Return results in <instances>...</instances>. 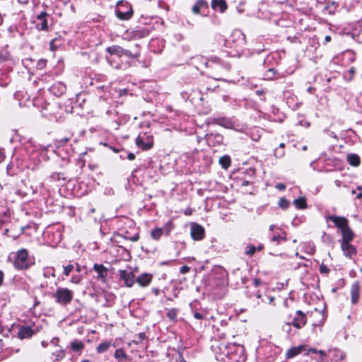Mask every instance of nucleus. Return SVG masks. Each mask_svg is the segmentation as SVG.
Here are the masks:
<instances>
[{
  "label": "nucleus",
  "instance_id": "nucleus-12",
  "mask_svg": "<svg viewBox=\"0 0 362 362\" xmlns=\"http://www.w3.org/2000/svg\"><path fill=\"white\" fill-rule=\"evenodd\" d=\"M119 279L123 281L127 287H132L135 284L136 277L132 272L120 269L118 271Z\"/></svg>",
  "mask_w": 362,
  "mask_h": 362
},
{
  "label": "nucleus",
  "instance_id": "nucleus-16",
  "mask_svg": "<svg viewBox=\"0 0 362 362\" xmlns=\"http://www.w3.org/2000/svg\"><path fill=\"white\" fill-rule=\"evenodd\" d=\"M341 249L344 255L349 259H354L357 255L356 249L351 243H341Z\"/></svg>",
  "mask_w": 362,
  "mask_h": 362
},
{
  "label": "nucleus",
  "instance_id": "nucleus-2",
  "mask_svg": "<svg viewBox=\"0 0 362 362\" xmlns=\"http://www.w3.org/2000/svg\"><path fill=\"white\" fill-rule=\"evenodd\" d=\"M284 305V308L281 310V319L288 321V323L297 329H303L307 324V315L301 310L295 311L290 309L286 301Z\"/></svg>",
  "mask_w": 362,
  "mask_h": 362
},
{
  "label": "nucleus",
  "instance_id": "nucleus-53",
  "mask_svg": "<svg viewBox=\"0 0 362 362\" xmlns=\"http://www.w3.org/2000/svg\"><path fill=\"white\" fill-rule=\"evenodd\" d=\"M189 271V267L188 266H182L181 268H180V273L182 274H186Z\"/></svg>",
  "mask_w": 362,
  "mask_h": 362
},
{
  "label": "nucleus",
  "instance_id": "nucleus-38",
  "mask_svg": "<svg viewBox=\"0 0 362 362\" xmlns=\"http://www.w3.org/2000/svg\"><path fill=\"white\" fill-rule=\"evenodd\" d=\"M177 310L175 308L169 309L166 313V316L173 322L177 320Z\"/></svg>",
  "mask_w": 362,
  "mask_h": 362
},
{
  "label": "nucleus",
  "instance_id": "nucleus-60",
  "mask_svg": "<svg viewBox=\"0 0 362 362\" xmlns=\"http://www.w3.org/2000/svg\"><path fill=\"white\" fill-rule=\"evenodd\" d=\"M138 337L139 341H142L146 338V334L144 332H141L138 334Z\"/></svg>",
  "mask_w": 362,
  "mask_h": 362
},
{
  "label": "nucleus",
  "instance_id": "nucleus-21",
  "mask_svg": "<svg viewBox=\"0 0 362 362\" xmlns=\"http://www.w3.org/2000/svg\"><path fill=\"white\" fill-rule=\"evenodd\" d=\"M305 345H304V344H300L297 346L291 347L286 352V355H285L286 358L287 360H288V359H291V358L297 356L298 355L301 354L302 351L305 350Z\"/></svg>",
  "mask_w": 362,
  "mask_h": 362
},
{
  "label": "nucleus",
  "instance_id": "nucleus-6",
  "mask_svg": "<svg viewBox=\"0 0 362 362\" xmlns=\"http://www.w3.org/2000/svg\"><path fill=\"white\" fill-rule=\"evenodd\" d=\"M33 264L34 262L28 257V253L25 249H21L16 252L13 262L16 269L19 270L27 269Z\"/></svg>",
  "mask_w": 362,
  "mask_h": 362
},
{
  "label": "nucleus",
  "instance_id": "nucleus-20",
  "mask_svg": "<svg viewBox=\"0 0 362 362\" xmlns=\"http://www.w3.org/2000/svg\"><path fill=\"white\" fill-rule=\"evenodd\" d=\"M50 92L56 96H61L66 90V85L60 81L56 82L49 88Z\"/></svg>",
  "mask_w": 362,
  "mask_h": 362
},
{
  "label": "nucleus",
  "instance_id": "nucleus-39",
  "mask_svg": "<svg viewBox=\"0 0 362 362\" xmlns=\"http://www.w3.org/2000/svg\"><path fill=\"white\" fill-rule=\"evenodd\" d=\"M278 204L279 206L284 210L287 209L290 206L289 202L284 197L280 198Z\"/></svg>",
  "mask_w": 362,
  "mask_h": 362
},
{
  "label": "nucleus",
  "instance_id": "nucleus-35",
  "mask_svg": "<svg viewBox=\"0 0 362 362\" xmlns=\"http://www.w3.org/2000/svg\"><path fill=\"white\" fill-rule=\"evenodd\" d=\"M110 346H111V342L103 341V342L100 343L97 346L96 351L98 354L104 353L108 350V349L110 347Z\"/></svg>",
  "mask_w": 362,
  "mask_h": 362
},
{
  "label": "nucleus",
  "instance_id": "nucleus-57",
  "mask_svg": "<svg viewBox=\"0 0 362 362\" xmlns=\"http://www.w3.org/2000/svg\"><path fill=\"white\" fill-rule=\"evenodd\" d=\"M151 292L152 293H153L155 296H158L160 293V290L157 288H151Z\"/></svg>",
  "mask_w": 362,
  "mask_h": 362
},
{
  "label": "nucleus",
  "instance_id": "nucleus-40",
  "mask_svg": "<svg viewBox=\"0 0 362 362\" xmlns=\"http://www.w3.org/2000/svg\"><path fill=\"white\" fill-rule=\"evenodd\" d=\"M283 321H284V324L281 327L282 331L285 332L288 335H291V332H292L291 327H293L292 325H290V323H288V321H287V320H283Z\"/></svg>",
  "mask_w": 362,
  "mask_h": 362
},
{
  "label": "nucleus",
  "instance_id": "nucleus-34",
  "mask_svg": "<svg viewBox=\"0 0 362 362\" xmlns=\"http://www.w3.org/2000/svg\"><path fill=\"white\" fill-rule=\"evenodd\" d=\"M271 240L272 242H274L276 243V245H279L281 242H286L287 241V238H286V232H283L282 233V235H274Z\"/></svg>",
  "mask_w": 362,
  "mask_h": 362
},
{
  "label": "nucleus",
  "instance_id": "nucleus-26",
  "mask_svg": "<svg viewBox=\"0 0 362 362\" xmlns=\"http://www.w3.org/2000/svg\"><path fill=\"white\" fill-rule=\"evenodd\" d=\"M211 6L214 11L224 13L226 10V2L225 0H212Z\"/></svg>",
  "mask_w": 362,
  "mask_h": 362
},
{
  "label": "nucleus",
  "instance_id": "nucleus-31",
  "mask_svg": "<svg viewBox=\"0 0 362 362\" xmlns=\"http://www.w3.org/2000/svg\"><path fill=\"white\" fill-rule=\"evenodd\" d=\"M43 276L45 279H49L50 277L55 279V269L52 267H47L43 269Z\"/></svg>",
  "mask_w": 362,
  "mask_h": 362
},
{
  "label": "nucleus",
  "instance_id": "nucleus-10",
  "mask_svg": "<svg viewBox=\"0 0 362 362\" xmlns=\"http://www.w3.org/2000/svg\"><path fill=\"white\" fill-rule=\"evenodd\" d=\"M136 146L142 150H148L153 147V139L152 136L146 134H139L136 139Z\"/></svg>",
  "mask_w": 362,
  "mask_h": 362
},
{
  "label": "nucleus",
  "instance_id": "nucleus-52",
  "mask_svg": "<svg viewBox=\"0 0 362 362\" xmlns=\"http://www.w3.org/2000/svg\"><path fill=\"white\" fill-rule=\"evenodd\" d=\"M275 187H276V189H277L280 191H284L286 189V185L284 183H278V184H276Z\"/></svg>",
  "mask_w": 362,
  "mask_h": 362
},
{
  "label": "nucleus",
  "instance_id": "nucleus-48",
  "mask_svg": "<svg viewBox=\"0 0 362 362\" xmlns=\"http://www.w3.org/2000/svg\"><path fill=\"white\" fill-rule=\"evenodd\" d=\"M317 354H320V359H318L317 362H324L325 358H327V354L325 351L323 350H317Z\"/></svg>",
  "mask_w": 362,
  "mask_h": 362
},
{
  "label": "nucleus",
  "instance_id": "nucleus-13",
  "mask_svg": "<svg viewBox=\"0 0 362 362\" xmlns=\"http://www.w3.org/2000/svg\"><path fill=\"white\" fill-rule=\"evenodd\" d=\"M190 235L194 240H202L205 236V230L202 226L193 223L191 224Z\"/></svg>",
  "mask_w": 362,
  "mask_h": 362
},
{
  "label": "nucleus",
  "instance_id": "nucleus-55",
  "mask_svg": "<svg viewBox=\"0 0 362 362\" xmlns=\"http://www.w3.org/2000/svg\"><path fill=\"white\" fill-rule=\"evenodd\" d=\"M194 317L197 320H202L204 318V315L202 313H198V312L194 313Z\"/></svg>",
  "mask_w": 362,
  "mask_h": 362
},
{
  "label": "nucleus",
  "instance_id": "nucleus-61",
  "mask_svg": "<svg viewBox=\"0 0 362 362\" xmlns=\"http://www.w3.org/2000/svg\"><path fill=\"white\" fill-rule=\"evenodd\" d=\"M5 158V155L2 149H0V163L4 161Z\"/></svg>",
  "mask_w": 362,
  "mask_h": 362
},
{
  "label": "nucleus",
  "instance_id": "nucleus-5",
  "mask_svg": "<svg viewBox=\"0 0 362 362\" xmlns=\"http://www.w3.org/2000/svg\"><path fill=\"white\" fill-rule=\"evenodd\" d=\"M245 349L237 342H228V358L230 362H241L245 361Z\"/></svg>",
  "mask_w": 362,
  "mask_h": 362
},
{
  "label": "nucleus",
  "instance_id": "nucleus-25",
  "mask_svg": "<svg viewBox=\"0 0 362 362\" xmlns=\"http://www.w3.org/2000/svg\"><path fill=\"white\" fill-rule=\"evenodd\" d=\"M339 7V4L334 1H332L327 4L322 10V13L325 15H334L337 11Z\"/></svg>",
  "mask_w": 362,
  "mask_h": 362
},
{
  "label": "nucleus",
  "instance_id": "nucleus-49",
  "mask_svg": "<svg viewBox=\"0 0 362 362\" xmlns=\"http://www.w3.org/2000/svg\"><path fill=\"white\" fill-rule=\"evenodd\" d=\"M265 93H266V90L265 89H261V90H257L255 91V94L259 97H262V100L263 101H265L266 100V98H265Z\"/></svg>",
  "mask_w": 362,
  "mask_h": 362
},
{
  "label": "nucleus",
  "instance_id": "nucleus-56",
  "mask_svg": "<svg viewBox=\"0 0 362 362\" xmlns=\"http://www.w3.org/2000/svg\"><path fill=\"white\" fill-rule=\"evenodd\" d=\"M262 281L259 279H253V282H252V284L255 286V287H257L259 286L260 284H261Z\"/></svg>",
  "mask_w": 362,
  "mask_h": 362
},
{
  "label": "nucleus",
  "instance_id": "nucleus-43",
  "mask_svg": "<svg viewBox=\"0 0 362 362\" xmlns=\"http://www.w3.org/2000/svg\"><path fill=\"white\" fill-rule=\"evenodd\" d=\"M75 268V265L74 264H69V265H66V266H64L63 267V274L66 276H69L70 273Z\"/></svg>",
  "mask_w": 362,
  "mask_h": 362
},
{
  "label": "nucleus",
  "instance_id": "nucleus-63",
  "mask_svg": "<svg viewBox=\"0 0 362 362\" xmlns=\"http://www.w3.org/2000/svg\"><path fill=\"white\" fill-rule=\"evenodd\" d=\"M317 350L315 348H310L308 350V354H310V353H315V354H317Z\"/></svg>",
  "mask_w": 362,
  "mask_h": 362
},
{
  "label": "nucleus",
  "instance_id": "nucleus-15",
  "mask_svg": "<svg viewBox=\"0 0 362 362\" xmlns=\"http://www.w3.org/2000/svg\"><path fill=\"white\" fill-rule=\"evenodd\" d=\"M361 284L358 281H354L351 286V302L352 304H357L360 299Z\"/></svg>",
  "mask_w": 362,
  "mask_h": 362
},
{
  "label": "nucleus",
  "instance_id": "nucleus-17",
  "mask_svg": "<svg viewBox=\"0 0 362 362\" xmlns=\"http://www.w3.org/2000/svg\"><path fill=\"white\" fill-rule=\"evenodd\" d=\"M39 332V329H33L30 326H23L19 329L18 335V337L21 339H28L31 337L36 332Z\"/></svg>",
  "mask_w": 362,
  "mask_h": 362
},
{
  "label": "nucleus",
  "instance_id": "nucleus-46",
  "mask_svg": "<svg viewBox=\"0 0 362 362\" xmlns=\"http://www.w3.org/2000/svg\"><path fill=\"white\" fill-rule=\"evenodd\" d=\"M70 139H71V137H64L60 139H57L55 141V144L58 147L62 146L64 145L65 144H66L67 142H69L70 141Z\"/></svg>",
  "mask_w": 362,
  "mask_h": 362
},
{
  "label": "nucleus",
  "instance_id": "nucleus-33",
  "mask_svg": "<svg viewBox=\"0 0 362 362\" xmlns=\"http://www.w3.org/2000/svg\"><path fill=\"white\" fill-rule=\"evenodd\" d=\"M163 234H164V229H161V228H156L151 232V238L156 240H158Z\"/></svg>",
  "mask_w": 362,
  "mask_h": 362
},
{
  "label": "nucleus",
  "instance_id": "nucleus-50",
  "mask_svg": "<svg viewBox=\"0 0 362 362\" xmlns=\"http://www.w3.org/2000/svg\"><path fill=\"white\" fill-rule=\"evenodd\" d=\"M219 163L223 168L226 169V155H224L220 158Z\"/></svg>",
  "mask_w": 362,
  "mask_h": 362
},
{
  "label": "nucleus",
  "instance_id": "nucleus-51",
  "mask_svg": "<svg viewBox=\"0 0 362 362\" xmlns=\"http://www.w3.org/2000/svg\"><path fill=\"white\" fill-rule=\"evenodd\" d=\"M81 280V278L80 276H73L71 277V281L74 284H78Z\"/></svg>",
  "mask_w": 362,
  "mask_h": 362
},
{
  "label": "nucleus",
  "instance_id": "nucleus-30",
  "mask_svg": "<svg viewBox=\"0 0 362 362\" xmlns=\"http://www.w3.org/2000/svg\"><path fill=\"white\" fill-rule=\"evenodd\" d=\"M191 91H192V94L189 99V100L190 102L197 103L198 101L201 102L203 100L202 95L198 90L194 89V88H191Z\"/></svg>",
  "mask_w": 362,
  "mask_h": 362
},
{
  "label": "nucleus",
  "instance_id": "nucleus-14",
  "mask_svg": "<svg viewBox=\"0 0 362 362\" xmlns=\"http://www.w3.org/2000/svg\"><path fill=\"white\" fill-rule=\"evenodd\" d=\"M327 221H332L334 226L338 228L340 230L349 224L347 218L343 216H337L335 215H328L325 217Z\"/></svg>",
  "mask_w": 362,
  "mask_h": 362
},
{
  "label": "nucleus",
  "instance_id": "nucleus-22",
  "mask_svg": "<svg viewBox=\"0 0 362 362\" xmlns=\"http://www.w3.org/2000/svg\"><path fill=\"white\" fill-rule=\"evenodd\" d=\"M93 269L98 273V279L105 281L108 272L107 269L103 264H95Z\"/></svg>",
  "mask_w": 362,
  "mask_h": 362
},
{
  "label": "nucleus",
  "instance_id": "nucleus-41",
  "mask_svg": "<svg viewBox=\"0 0 362 362\" xmlns=\"http://www.w3.org/2000/svg\"><path fill=\"white\" fill-rule=\"evenodd\" d=\"M173 228V223L171 221L167 222L165 224V226L163 228H161V229H164V233L166 235H168L170 234V233L171 232Z\"/></svg>",
  "mask_w": 362,
  "mask_h": 362
},
{
  "label": "nucleus",
  "instance_id": "nucleus-29",
  "mask_svg": "<svg viewBox=\"0 0 362 362\" xmlns=\"http://www.w3.org/2000/svg\"><path fill=\"white\" fill-rule=\"evenodd\" d=\"M293 204L298 209H305L308 207L307 201L305 197H300L294 199Z\"/></svg>",
  "mask_w": 362,
  "mask_h": 362
},
{
  "label": "nucleus",
  "instance_id": "nucleus-11",
  "mask_svg": "<svg viewBox=\"0 0 362 362\" xmlns=\"http://www.w3.org/2000/svg\"><path fill=\"white\" fill-rule=\"evenodd\" d=\"M230 286H235V288L243 287L247 282V279L243 274V272L237 269L230 277Z\"/></svg>",
  "mask_w": 362,
  "mask_h": 362
},
{
  "label": "nucleus",
  "instance_id": "nucleus-64",
  "mask_svg": "<svg viewBox=\"0 0 362 362\" xmlns=\"http://www.w3.org/2000/svg\"><path fill=\"white\" fill-rule=\"evenodd\" d=\"M139 238V235H135L133 237L130 238V240L133 242H136Z\"/></svg>",
  "mask_w": 362,
  "mask_h": 362
},
{
  "label": "nucleus",
  "instance_id": "nucleus-32",
  "mask_svg": "<svg viewBox=\"0 0 362 362\" xmlns=\"http://www.w3.org/2000/svg\"><path fill=\"white\" fill-rule=\"evenodd\" d=\"M116 14L117 18L121 20H128L132 16L133 11L130 9L126 12H123L119 9L117 11Z\"/></svg>",
  "mask_w": 362,
  "mask_h": 362
},
{
  "label": "nucleus",
  "instance_id": "nucleus-7",
  "mask_svg": "<svg viewBox=\"0 0 362 362\" xmlns=\"http://www.w3.org/2000/svg\"><path fill=\"white\" fill-rule=\"evenodd\" d=\"M53 298L57 303L66 305L73 300L74 292L67 288L59 287L53 294Z\"/></svg>",
  "mask_w": 362,
  "mask_h": 362
},
{
  "label": "nucleus",
  "instance_id": "nucleus-3",
  "mask_svg": "<svg viewBox=\"0 0 362 362\" xmlns=\"http://www.w3.org/2000/svg\"><path fill=\"white\" fill-rule=\"evenodd\" d=\"M255 175V170L253 168L240 169L230 175L231 182L230 186L232 189L238 190L240 187H245L250 184Z\"/></svg>",
  "mask_w": 362,
  "mask_h": 362
},
{
  "label": "nucleus",
  "instance_id": "nucleus-54",
  "mask_svg": "<svg viewBox=\"0 0 362 362\" xmlns=\"http://www.w3.org/2000/svg\"><path fill=\"white\" fill-rule=\"evenodd\" d=\"M46 62V60H40L37 63V67L40 69H42L45 66Z\"/></svg>",
  "mask_w": 362,
  "mask_h": 362
},
{
  "label": "nucleus",
  "instance_id": "nucleus-42",
  "mask_svg": "<svg viewBox=\"0 0 362 362\" xmlns=\"http://www.w3.org/2000/svg\"><path fill=\"white\" fill-rule=\"evenodd\" d=\"M191 88H186L185 90H183L182 92H181V96L182 98L185 100H189L190 96H191V94H192V91H191Z\"/></svg>",
  "mask_w": 362,
  "mask_h": 362
},
{
  "label": "nucleus",
  "instance_id": "nucleus-23",
  "mask_svg": "<svg viewBox=\"0 0 362 362\" xmlns=\"http://www.w3.org/2000/svg\"><path fill=\"white\" fill-rule=\"evenodd\" d=\"M341 232L342 234L341 243H351L353 240L354 234L352 230L349 228V224H347V226L341 229Z\"/></svg>",
  "mask_w": 362,
  "mask_h": 362
},
{
  "label": "nucleus",
  "instance_id": "nucleus-24",
  "mask_svg": "<svg viewBox=\"0 0 362 362\" xmlns=\"http://www.w3.org/2000/svg\"><path fill=\"white\" fill-rule=\"evenodd\" d=\"M150 33V29L147 27H137L132 31V35L135 38L147 37Z\"/></svg>",
  "mask_w": 362,
  "mask_h": 362
},
{
  "label": "nucleus",
  "instance_id": "nucleus-59",
  "mask_svg": "<svg viewBox=\"0 0 362 362\" xmlns=\"http://www.w3.org/2000/svg\"><path fill=\"white\" fill-rule=\"evenodd\" d=\"M13 165L10 163L7 165V173L8 174H13L14 173L12 171Z\"/></svg>",
  "mask_w": 362,
  "mask_h": 362
},
{
  "label": "nucleus",
  "instance_id": "nucleus-47",
  "mask_svg": "<svg viewBox=\"0 0 362 362\" xmlns=\"http://www.w3.org/2000/svg\"><path fill=\"white\" fill-rule=\"evenodd\" d=\"M245 254L250 256H252L257 251V247L255 245H248Z\"/></svg>",
  "mask_w": 362,
  "mask_h": 362
},
{
  "label": "nucleus",
  "instance_id": "nucleus-18",
  "mask_svg": "<svg viewBox=\"0 0 362 362\" xmlns=\"http://www.w3.org/2000/svg\"><path fill=\"white\" fill-rule=\"evenodd\" d=\"M209 4L206 0H197L195 4L192 6V12L195 14L203 13L208 12Z\"/></svg>",
  "mask_w": 362,
  "mask_h": 362
},
{
  "label": "nucleus",
  "instance_id": "nucleus-27",
  "mask_svg": "<svg viewBox=\"0 0 362 362\" xmlns=\"http://www.w3.org/2000/svg\"><path fill=\"white\" fill-rule=\"evenodd\" d=\"M85 347L84 344L78 339H74L70 343V348L74 352H81Z\"/></svg>",
  "mask_w": 362,
  "mask_h": 362
},
{
  "label": "nucleus",
  "instance_id": "nucleus-1",
  "mask_svg": "<svg viewBox=\"0 0 362 362\" xmlns=\"http://www.w3.org/2000/svg\"><path fill=\"white\" fill-rule=\"evenodd\" d=\"M106 52L110 54L107 57V59L112 67L117 69H122L129 67V63L127 62L125 64L118 63L115 61V57L119 59L125 57L127 59H134L139 57L140 53L137 50L132 52L129 49H126L119 45H112L106 48Z\"/></svg>",
  "mask_w": 362,
  "mask_h": 362
},
{
  "label": "nucleus",
  "instance_id": "nucleus-4",
  "mask_svg": "<svg viewBox=\"0 0 362 362\" xmlns=\"http://www.w3.org/2000/svg\"><path fill=\"white\" fill-rule=\"evenodd\" d=\"M245 36L240 30H233L228 38V55L232 57H240L243 52Z\"/></svg>",
  "mask_w": 362,
  "mask_h": 362
},
{
  "label": "nucleus",
  "instance_id": "nucleus-19",
  "mask_svg": "<svg viewBox=\"0 0 362 362\" xmlns=\"http://www.w3.org/2000/svg\"><path fill=\"white\" fill-rule=\"evenodd\" d=\"M153 275L149 273H142L138 277H136L135 283H137L141 287L148 286L152 281Z\"/></svg>",
  "mask_w": 362,
  "mask_h": 362
},
{
  "label": "nucleus",
  "instance_id": "nucleus-58",
  "mask_svg": "<svg viewBox=\"0 0 362 362\" xmlns=\"http://www.w3.org/2000/svg\"><path fill=\"white\" fill-rule=\"evenodd\" d=\"M40 287L42 288H45L49 287V282H48V281L45 280V281L42 282L41 284H40Z\"/></svg>",
  "mask_w": 362,
  "mask_h": 362
},
{
  "label": "nucleus",
  "instance_id": "nucleus-44",
  "mask_svg": "<svg viewBox=\"0 0 362 362\" xmlns=\"http://www.w3.org/2000/svg\"><path fill=\"white\" fill-rule=\"evenodd\" d=\"M54 355H55L56 358L54 361L55 362L56 361L62 360L65 357V351L63 349H61L59 351H56V353H54Z\"/></svg>",
  "mask_w": 362,
  "mask_h": 362
},
{
  "label": "nucleus",
  "instance_id": "nucleus-62",
  "mask_svg": "<svg viewBox=\"0 0 362 362\" xmlns=\"http://www.w3.org/2000/svg\"><path fill=\"white\" fill-rule=\"evenodd\" d=\"M127 158L130 160H132L135 158V155L133 153H129L127 155Z\"/></svg>",
  "mask_w": 362,
  "mask_h": 362
},
{
  "label": "nucleus",
  "instance_id": "nucleus-9",
  "mask_svg": "<svg viewBox=\"0 0 362 362\" xmlns=\"http://www.w3.org/2000/svg\"><path fill=\"white\" fill-rule=\"evenodd\" d=\"M52 19V18L50 14L45 11H42L36 16L33 23L37 30L47 31L49 30V21Z\"/></svg>",
  "mask_w": 362,
  "mask_h": 362
},
{
  "label": "nucleus",
  "instance_id": "nucleus-36",
  "mask_svg": "<svg viewBox=\"0 0 362 362\" xmlns=\"http://www.w3.org/2000/svg\"><path fill=\"white\" fill-rule=\"evenodd\" d=\"M115 357L119 361H123L127 358V355L122 349H117L115 351Z\"/></svg>",
  "mask_w": 362,
  "mask_h": 362
},
{
  "label": "nucleus",
  "instance_id": "nucleus-28",
  "mask_svg": "<svg viewBox=\"0 0 362 362\" xmlns=\"http://www.w3.org/2000/svg\"><path fill=\"white\" fill-rule=\"evenodd\" d=\"M347 161L350 165L358 167L361 163V158L357 154H349L347 156Z\"/></svg>",
  "mask_w": 362,
  "mask_h": 362
},
{
  "label": "nucleus",
  "instance_id": "nucleus-37",
  "mask_svg": "<svg viewBox=\"0 0 362 362\" xmlns=\"http://www.w3.org/2000/svg\"><path fill=\"white\" fill-rule=\"evenodd\" d=\"M356 73V68L354 66H351L349 69V70L344 73V78L347 81H351L354 79V75Z\"/></svg>",
  "mask_w": 362,
  "mask_h": 362
},
{
  "label": "nucleus",
  "instance_id": "nucleus-45",
  "mask_svg": "<svg viewBox=\"0 0 362 362\" xmlns=\"http://www.w3.org/2000/svg\"><path fill=\"white\" fill-rule=\"evenodd\" d=\"M319 272L321 274H328L330 272V269L325 264L322 263L319 268Z\"/></svg>",
  "mask_w": 362,
  "mask_h": 362
},
{
  "label": "nucleus",
  "instance_id": "nucleus-8",
  "mask_svg": "<svg viewBox=\"0 0 362 362\" xmlns=\"http://www.w3.org/2000/svg\"><path fill=\"white\" fill-rule=\"evenodd\" d=\"M218 61L219 59L217 57L209 60L205 57L197 55L192 59L191 63L197 70L204 72L206 68L211 67L212 64L218 63Z\"/></svg>",
  "mask_w": 362,
  "mask_h": 362
}]
</instances>
